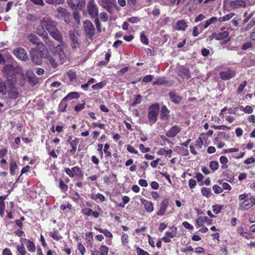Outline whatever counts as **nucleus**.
<instances>
[{"label":"nucleus","mask_w":255,"mask_h":255,"mask_svg":"<svg viewBox=\"0 0 255 255\" xmlns=\"http://www.w3.org/2000/svg\"><path fill=\"white\" fill-rule=\"evenodd\" d=\"M220 162L223 164L222 166V168H227V163L228 162V158L224 156H222L220 158Z\"/></svg>","instance_id":"nucleus-49"},{"label":"nucleus","mask_w":255,"mask_h":255,"mask_svg":"<svg viewBox=\"0 0 255 255\" xmlns=\"http://www.w3.org/2000/svg\"><path fill=\"white\" fill-rule=\"evenodd\" d=\"M229 32L227 31H224L221 32H220L218 34L213 33L212 35L211 36L210 39H212L213 38H215L217 40H223L228 36Z\"/></svg>","instance_id":"nucleus-21"},{"label":"nucleus","mask_w":255,"mask_h":255,"mask_svg":"<svg viewBox=\"0 0 255 255\" xmlns=\"http://www.w3.org/2000/svg\"><path fill=\"white\" fill-rule=\"evenodd\" d=\"M140 41L143 44H144L145 45L148 44V40L147 38V37L145 36L143 32H142L140 33Z\"/></svg>","instance_id":"nucleus-50"},{"label":"nucleus","mask_w":255,"mask_h":255,"mask_svg":"<svg viewBox=\"0 0 255 255\" xmlns=\"http://www.w3.org/2000/svg\"><path fill=\"white\" fill-rule=\"evenodd\" d=\"M167 208V204L164 201H163L160 205V208L158 211L157 212V215L159 216H163Z\"/></svg>","instance_id":"nucleus-26"},{"label":"nucleus","mask_w":255,"mask_h":255,"mask_svg":"<svg viewBox=\"0 0 255 255\" xmlns=\"http://www.w3.org/2000/svg\"><path fill=\"white\" fill-rule=\"evenodd\" d=\"M139 148L141 152L146 153L150 150V148L149 147H145L143 144H140L139 145Z\"/></svg>","instance_id":"nucleus-60"},{"label":"nucleus","mask_w":255,"mask_h":255,"mask_svg":"<svg viewBox=\"0 0 255 255\" xmlns=\"http://www.w3.org/2000/svg\"><path fill=\"white\" fill-rule=\"evenodd\" d=\"M59 187L64 192H66L68 190L67 185L64 183V181L62 180H60Z\"/></svg>","instance_id":"nucleus-55"},{"label":"nucleus","mask_w":255,"mask_h":255,"mask_svg":"<svg viewBox=\"0 0 255 255\" xmlns=\"http://www.w3.org/2000/svg\"><path fill=\"white\" fill-rule=\"evenodd\" d=\"M127 149L129 152L131 153L137 154L138 153L137 150H136L132 146L129 144L127 145Z\"/></svg>","instance_id":"nucleus-58"},{"label":"nucleus","mask_w":255,"mask_h":255,"mask_svg":"<svg viewBox=\"0 0 255 255\" xmlns=\"http://www.w3.org/2000/svg\"><path fill=\"white\" fill-rule=\"evenodd\" d=\"M209 167L213 171H215L218 169L219 163L216 161H212L210 163Z\"/></svg>","instance_id":"nucleus-47"},{"label":"nucleus","mask_w":255,"mask_h":255,"mask_svg":"<svg viewBox=\"0 0 255 255\" xmlns=\"http://www.w3.org/2000/svg\"><path fill=\"white\" fill-rule=\"evenodd\" d=\"M201 191L202 195L207 198L210 197L212 194L211 189L206 187H202Z\"/></svg>","instance_id":"nucleus-38"},{"label":"nucleus","mask_w":255,"mask_h":255,"mask_svg":"<svg viewBox=\"0 0 255 255\" xmlns=\"http://www.w3.org/2000/svg\"><path fill=\"white\" fill-rule=\"evenodd\" d=\"M95 229L97 230V231H99L100 233L104 234V235L107 237L112 238H113V235L107 229H102L101 228H98L97 227H95Z\"/></svg>","instance_id":"nucleus-36"},{"label":"nucleus","mask_w":255,"mask_h":255,"mask_svg":"<svg viewBox=\"0 0 255 255\" xmlns=\"http://www.w3.org/2000/svg\"><path fill=\"white\" fill-rule=\"evenodd\" d=\"M212 209L214 213L218 214L222 209V206L220 205H214L212 206Z\"/></svg>","instance_id":"nucleus-63"},{"label":"nucleus","mask_w":255,"mask_h":255,"mask_svg":"<svg viewBox=\"0 0 255 255\" xmlns=\"http://www.w3.org/2000/svg\"><path fill=\"white\" fill-rule=\"evenodd\" d=\"M188 27V23L183 19L178 20L173 26L174 29L182 31H185Z\"/></svg>","instance_id":"nucleus-11"},{"label":"nucleus","mask_w":255,"mask_h":255,"mask_svg":"<svg viewBox=\"0 0 255 255\" xmlns=\"http://www.w3.org/2000/svg\"><path fill=\"white\" fill-rule=\"evenodd\" d=\"M213 190L216 194H219L223 191V188L217 185H213Z\"/></svg>","instance_id":"nucleus-54"},{"label":"nucleus","mask_w":255,"mask_h":255,"mask_svg":"<svg viewBox=\"0 0 255 255\" xmlns=\"http://www.w3.org/2000/svg\"><path fill=\"white\" fill-rule=\"evenodd\" d=\"M13 54L19 60L24 61L27 59L25 50L22 48H17L13 51Z\"/></svg>","instance_id":"nucleus-9"},{"label":"nucleus","mask_w":255,"mask_h":255,"mask_svg":"<svg viewBox=\"0 0 255 255\" xmlns=\"http://www.w3.org/2000/svg\"><path fill=\"white\" fill-rule=\"evenodd\" d=\"M23 240H26L25 239H21L20 240V242L21 243V245H17L16 247L17 251L21 255H25L26 253L25 248L23 246V244L22 243Z\"/></svg>","instance_id":"nucleus-35"},{"label":"nucleus","mask_w":255,"mask_h":255,"mask_svg":"<svg viewBox=\"0 0 255 255\" xmlns=\"http://www.w3.org/2000/svg\"><path fill=\"white\" fill-rule=\"evenodd\" d=\"M26 76L31 84L35 85L37 83V78L32 72L28 71L26 73Z\"/></svg>","instance_id":"nucleus-23"},{"label":"nucleus","mask_w":255,"mask_h":255,"mask_svg":"<svg viewBox=\"0 0 255 255\" xmlns=\"http://www.w3.org/2000/svg\"><path fill=\"white\" fill-rule=\"evenodd\" d=\"M109 248L106 246H102L99 251H94L92 252V255H108Z\"/></svg>","instance_id":"nucleus-22"},{"label":"nucleus","mask_w":255,"mask_h":255,"mask_svg":"<svg viewBox=\"0 0 255 255\" xmlns=\"http://www.w3.org/2000/svg\"><path fill=\"white\" fill-rule=\"evenodd\" d=\"M11 83V82L8 79L4 82L0 79V94L5 95L6 94L7 89Z\"/></svg>","instance_id":"nucleus-15"},{"label":"nucleus","mask_w":255,"mask_h":255,"mask_svg":"<svg viewBox=\"0 0 255 255\" xmlns=\"http://www.w3.org/2000/svg\"><path fill=\"white\" fill-rule=\"evenodd\" d=\"M67 77L71 81H74L76 78V72L72 70L68 71L67 72Z\"/></svg>","instance_id":"nucleus-45"},{"label":"nucleus","mask_w":255,"mask_h":255,"mask_svg":"<svg viewBox=\"0 0 255 255\" xmlns=\"http://www.w3.org/2000/svg\"><path fill=\"white\" fill-rule=\"evenodd\" d=\"M2 72L8 77H12L15 72V67L11 65H7L3 68Z\"/></svg>","instance_id":"nucleus-20"},{"label":"nucleus","mask_w":255,"mask_h":255,"mask_svg":"<svg viewBox=\"0 0 255 255\" xmlns=\"http://www.w3.org/2000/svg\"><path fill=\"white\" fill-rule=\"evenodd\" d=\"M240 110L246 114H251L253 112V108L251 106H246V107L241 106Z\"/></svg>","instance_id":"nucleus-37"},{"label":"nucleus","mask_w":255,"mask_h":255,"mask_svg":"<svg viewBox=\"0 0 255 255\" xmlns=\"http://www.w3.org/2000/svg\"><path fill=\"white\" fill-rule=\"evenodd\" d=\"M50 234H51V236L52 237V238L55 240L58 241V240H60V239L61 238L60 236L59 235L58 232L56 231H53Z\"/></svg>","instance_id":"nucleus-59"},{"label":"nucleus","mask_w":255,"mask_h":255,"mask_svg":"<svg viewBox=\"0 0 255 255\" xmlns=\"http://www.w3.org/2000/svg\"><path fill=\"white\" fill-rule=\"evenodd\" d=\"M99 4L103 7L108 9L112 5L111 0H99Z\"/></svg>","instance_id":"nucleus-34"},{"label":"nucleus","mask_w":255,"mask_h":255,"mask_svg":"<svg viewBox=\"0 0 255 255\" xmlns=\"http://www.w3.org/2000/svg\"><path fill=\"white\" fill-rule=\"evenodd\" d=\"M26 248L30 252L33 253L35 251L36 248L33 242L29 240L27 242Z\"/></svg>","instance_id":"nucleus-39"},{"label":"nucleus","mask_w":255,"mask_h":255,"mask_svg":"<svg viewBox=\"0 0 255 255\" xmlns=\"http://www.w3.org/2000/svg\"><path fill=\"white\" fill-rule=\"evenodd\" d=\"M38 53L37 51V50L34 49H31V50L30 51V55L31 57V59L32 61L34 63H35L36 64H40L41 62V60L40 58L37 57Z\"/></svg>","instance_id":"nucleus-18"},{"label":"nucleus","mask_w":255,"mask_h":255,"mask_svg":"<svg viewBox=\"0 0 255 255\" xmlns=\"http://www.w3.org/2000/svg\"><path fill=\"white\" fill-rule=\"evenodd\" d=\"M253 42L252 41H247L243 44L242 46V49L243 50H247L250 48L252 47Z\"/></svg>","instance_id":"nucleus-57"},{"label":"nucleus","mask_w":255,"mask_h":255,"mask_svg":"<svg viewBox=\"0 0 255 255\" xmlns=\"http://www.w3.org/2000/svg\"><path fill=\"white\" fill-rule=\"evenodd\" d=\"M65 171L70 177H73L75 175L80 176L82 174L81 169L78 166H75L72 168H66Z\"/></svg>","instance_id":"nucleus-10"},{"label":"nucleus","mask_w":255,"mask_h":255,"mask_svg":"<svg viewBox=\"0 0 255 255\" xmlns=\"http://www.w3.org/2000/svg\"><path fill=\"white\" fill-rule=\"evenodd\" d=\"M80 97L78 93L73 92L69 93L63 99V101H70L73 99H77Z\"/></svg>","instance_id":"nucleus-31"},{"label":"nucleus","mask_w":255,"mask_h":255,"mask_svg":"<svg viewBox=\"0 0 255 255\" xmlns=\"http://www.w3.org/2000/svg\"><path fill=\"white\" fill-rule=\"evenodd\" d=\"M68 141L72 147V149L70 150V152L72 154H74L76 151L77 146L79 142V139L77 138H75L74 139H71L70 141L69 140Z\"/></svg>","instance_id":"nucleus-25"},{"label":"nucleus","mask_w":255,"mask_h":255,"mask_svg":"<svg viewBox=\"0 0 255 255\" xmlns=\"http://www.w3.org/2000/svg\"><path fill=\"white\" fill-rule=\"evenodd\" d=\"M181 128L179 126H174L172 127L167 132L166 135L169 137H173L179 132Z\"/></svg>","instance_id":"nucleus-19"},{"label":"nucleus","mask_w":255,"mask_h":255,"mask_svg":"<svg viewBox=\"0 0 255 255\" xmlns=\"http://www.w3.org/2000/svg\"><path fill=\"white\" fill-rule=\"evenodd\" d=\"M208 219V218L206 216L200 217L196 220V224L198 226L201 227L204 222H207Z\"/></svg>","instance_id":"nucleus-46"},{"label":"nucleus","mask_w":255,"mask_h":255,"mask_svg":"<svg viewBox=\"0 0 255 255\" xmlns=\"http://www.w3.org/2000/svg\"><path fill=\"white\" fill-rule=\"evenodd\" d=\"M141 99L142 97L140 95H136L135 97L133 102L132 104V107H135L136 105L140 104L141 102Z\"/></svg>","instance_id":"nucleus-51"},{"label":"nucleus","mask_w":255,"mask_h":255,"mask_svg":"<svg viewBox=\"0 0 255 255\" xmlns=\"http://www.w3.org/2000/svg\"><path fill=\"white\" fill-rule=\"evenodd\" d=\"M159 107L157 104H153L149 108L147 118L150 125L157 121Z\"/></svg>","instance_id":"nucleus-4"},{"label":"nucleus","mask_w":255,"mask_h":255,"mask_svg":"<svg viewBox=\"0 0 255 255\" xmlns=\"http://www.w3.org/2000/svg\"><path fill=\"white\" fill-rule=\"evenodd\" d=\"M170 100L174 103L178 104L181 101V97L175 92H170L169 94Z\"/></svg>","instance_id":"nucleus-32"},{"label":"nucleus","mask_w":255,"mask_h":255,"mask_svg":"<svg viewBox=\"0 0 255 255\" xmlns=\"http://www.w3.org/2000/svg\"><path fill=\"white\" fill-rule=\"evenodd\" d=\"M246 84H247L246 81H244L242 82V83L240 84V85L239 86V87L238 89L237 92L238 94H241L242 93Z\"/></svg>","instance_id":"nucleus-56"},{"label":"nucleus","mask_w":255,"mask_h":255,"mask_svg":"<svg viewBox=\"0 0 255 255\" xmlns=\"http://www.w3.org/2000/svg\"><path fill=\"white\" fill-rule=\"evenodd\" d=\"M227 2H229L230 6L233 8L245 7L246 5L245 1L243 0H227Z\"/></svg>","instance_id":"nucleus-14"},{"label":"nucleus","mask_w":255,"mask_h":255,"mask_svg":"<svg viewBox=\"0 0 255 255\" xmlns=\"http://www.w3.org/2000/svg\"><path fill=\"white\" fill-rule=\"evenodd\" d=\"M236 75V72L234 69H228L227 70L221 72L220 74L221 78L223 80H229Z\"/></svg>","instance_id":"nucleus-12"},{"label":"nucleus","mask_w":255,"mask_h":255,"mask_svg":"<svg viewBox=\"0 0 255 255\" xmlns=\"http://www.w3.org/2000/svg\"><path fill=\"white\" fill-rule=\"evenodd\" d=\"M6 93H7L8 97L12 99H16L19 97L18 90L12 82L8 87Z\"/></svg>","instance_id":"nucleus-6"},{"label":"nucleus","mask_w":255,"mask_h":255,"mask_svg":"<svg viewBox=\"0 0 255 255\" xmlns=\"http://www.w3.org/2000/svg\"><path fill=\"white\" fill-rule=\"evenodd\" d=\"M82 213L88 216L92 215V210L90 208H85L82 210Z\"/></svg>","instance_id":"nucleus-64"},{"label":"nucleus","mask_w":255,"mask_h":255,"mask_svg":"<svg viewBox=\"0 0 255 255\" xmlns=\"http://www.w3.org/2000/svg\"><path fill=\"white\" fill-rule=\"evenodd\" d=\"M169 110L165 106H163L161 108L160 118L162 120H166L168 118Z\"/></svg>","instance_id":"nucleus-28"},{"label":"nucleus","mask_w":255,"mask_h":255,"mask_svg":"<svg viewBox=\"0 0 255 255\" xmlns=\"http://www.w3.org/2000/svg\"><path fill=\"white\" fill-rule=\"evenodd\" d=\"M241 235L247 239H253L254 238L253 234L247 232L242 231V232H241Z\"/></svg>","instance_id":"nucleus-52"},{"label":"nucleus","mask_w":255,"mask_h":255,"mask_svg":"<svg viewBox=\"0 0 255 255\" xmlns=\"http://www.w3.org/2000/svg\"><path fill=\"white\" fill-rule=\"evenodd\" d=\"M41 27H45L49 34L55 40L60 41L62 35L56 28V23L49 17H44L40 21Z\"/></svg>","instance_id":"nucleus-1"},{"label":"nucleus","mask_w":255,"mask_h":255,"mask_svg":"<svg viewBox=\"0 0 255 255\" xmlns=\"http://www.w3.org/2000/svg\"><path fill=\"white\" fill-rule=\"evenodd\" d=\"M178 75L183 79H188L190 77V74L189 70L184 68H182L180 69L178 72Z\"/></svg>","instance_id":"nucleus-24"},{"label":"nucleus","mask_w":255,"mask_h":255,"mask_svg":"<svg viewBox=\"0 0 255 255\" xmlns=\"http://www.w3.org/2000/svg\"><path fill=\"white\" fill-rule=\"evenodd\" d=\"M87 10L91 17L96 18L95 23L98 27L99 24V20L98 18V8L94 0H90L87 5Z\"/></svg>","instance_id":"nucleus-5"},{"label":"nucleus","mask_w":255,"mask_h":255,"mask_svg":"<svg viewBox=\"0 0 255 255\" xmlns=\"http://www.w3.org/2000/svg\"><path fill=\"white\" fill-rule=\"evenodd\" d=\"M171 232H166L165 233L166 236L169 238H172L176 236V228L172 226L170 228Z\"/></svg>","instance_id":"nucleus-42"},{"label":"nucleus","mask_w":255,"mask_h":255,"mask_svg":"<svg viewBox=\"0 0 255 255\" xmlns=\"http://www.w3.org/2000/svg\"><path fill=\"white\" fill-rule=\"evenodd\" d=\"M140 201L141 204L144 205V209L147 212L151 213L153 211V204L151 202L143 198H140Z\"/></svg>","instance_id":"nucleus-16"},{"label":"nucleus","mask_w":255,"mask_h":255,"mask_svg":"<svg viewBox=\"0 0 255 255\" xmlns=\"http://www.w3.org/2000/svg\"><path fill=\"white\" fill-rule=\"evenodd\" d=\"M78 249L79 252H80L81 255H84L85 252H86V249L84 246L81 243H78Z\"/></svg>","instance_id":"nucleus-61"},{"label":"nucleus","mask_w":255,"mask_h":255,"mask_svg":"<svg viewBox=\"0 0 255 255\" xmlns=\"http://www.w3.org/2000/svg\"><path fill=\"white\" fill-rule=\"evenodd\" d=\"M44 27H42L41 28L37 29L36 30V33L40 36L46 38L47 36L46 32L44 30Z\"/></svg>","instance_id":"nucleus-48"},{"label":"nucleus","mask_w":255,"mask_h":255,"mask_svg":"<svg viewBox=\"0 0 255 255\" xmlns=\"http://www.w3.org/2000/svg\"><path fill=\"white\" fill-rule=\"evenodd\" d=\"M52 54L55 56H58L61 64H64L67 61V56L63 51L62 46L58 44L56 46H54L53 48L50 49Z\"/></svg>","instance_id":"nucleus-3"},{"label":"nucleus","mask_w":255,"mask_h":255,"mask_svg":"<svg viewBox=\"0 0 255 255\" xmlns=\"http://www.w3.org/2000/svg\"><path fill=\"white\" fill-rule=\"evenodd\" d=\"M28 40L34 44H36L38 47L43 50H46V46L42 43L39 41L38 37L32 34H30L28 36Z\"/></svg>","instance_id":"nucleus-13"},{"label":"nucleus","mask_w":255,"mask_h":255,"mask_svg":"<svg viewBox=\"0 0 255 255\" xmlns=\"http://www.w3.org/2000/svg\"><path fill=\"white\" fill-rule=\"evenodd\" d=\"M106 82L105 81H102V82L97 83L95 85H93L92 86V88L95 90H98L102 89L103 87H104L106 86Z\"/></svg>","instance_id":"nucleus-40"},{"label":"nucleus","mask_w":255,"mask_h":255,"mask_svg":"<svg viewBox=\"0 0 255 255\" xmlns=\"http://www.w3.org/2000/svg\"><path fill=\"white\" fill-rule=\"evenodd\" d=\"M238 200L239 209L241 211L247 210L255 205V199L250 193H245L240 195Z\"/></svg>","instance_id":"nucleus-2"},{"label":"nucleus","mask_w":255,"mask_h":255,"mask_svg":"<svg viewBox=\"0 0 255 255\" xmlns=\"http://www.w3.org/2000/svg\"><path fill=\"white\" fill-rule=\"evenodd\" d=\"M44 57L46 59L45 62L47 65H50L53 68H56L58 66V63L56 60L57 56L46 53V55Z\"/></svg>","instance_id":"nucleus-8"},{"label":"nucleus","mask_w":255,"mask_h":255,"mask_svg":"<svg viewBox=\"0 0 255 255\" xmlns=\"http://www.w3.org/2000/svg\"><path fill=\"white\" fill-rule=\"evenodd\" d=\"M203 144V141L201 138H198L195 143V146L198 149H200L202 147Z\"/></svg>","instance_id":"nucleus-53"},{"label":"nucleus","mask_w":255,"mask_h":255,"mask_svg":"<svg viewBox=\"0 0 255 255\" xmlns=\"http://www.w3.org/2000/svg\"><path fill=\"white\" fill-rule=\"evenodd\" d=\"M121 242L122 245L126 248H128L129 237L126 233H123L121 236Z\"/></svg>","instance_id":"nucleus-27"},{"label":"nucleus","mask_w":255,"mask_h":255,"mask_svg":"<svg viewBox=\"0 0 255 255\" xmlns=\"http://www.w3.org/2000/svg\"><path fill=\"white\" fill-rule=\"evenodd\" d=\"M172 153V150L171 149L166 150L164 148H161L159 149V150L157 152V154L159 155H165L168 156V157H171V154Z\"/></svg>","instance_id":"nucleus-30"},{"label":"nucleus","mask_w":255,"mask_h":255,"mask_svg":"<svg viewBox=\"0 0 255 255\" xmlns=\"http://www.w3.org/2000/svg\"><path fill=\"white\" fill-rule=\"evenodd\" d=\"M5 199V197L1 196L0 197V216L2 218L4 216V212L5 210V204L4 200Z\"/></svg>","instance_id":"nucleus-33"},{"label":"nucleus","mask_w":255,"mask_h":255,"mask_svg":"<svg viewBox=\"0 0 255 255\" xmlns=\"http://www.w3.org/2000/svg\"><path fill=\"white\" fill-rule=\"evenodd\" d=\"M9 167L10 174L12 175H13L15 174V170L17 167L16 162L14 161H11L10 163Z\"/></svg>","instance_id":"nucleus-44"},{"label":"nucleus","mask_w":255,"mask_h":255,"mask_svg":"<svg viewBox=\"0 0 255 255\" xmlns=\"http://www.w3.org/2000/svg\"><path fill=\"white\" fill-rule=\"evenodd\" d=\"M14 75L15 76L16 79H20L22 81H23L25 80V76L22 68L19 66H16L15 67V72H14L13 76Z\"/></svg>","instance_id":"nucleus-17"},{"label":"nucleus","mask_w":255,"mask_h":255,"mask_svg":"<svg viewBox=\"0 0 255 255\" xmlns=\"http://www.w3.org/2000/svg\"><path fill=\"white\" fill-rule=\"evenodd\" d=\"M218 20L216 17H212L211 18L207 20L205 22V28H207L209 25L212 24L216 23Z\"/></svg>","instance_id":"nucleus-41"},{"label":"nucleus","mask_w":255,"mask_h":255,"mask_svg":"<svg viewBox=\"0 0 255 255\" xmlns=\"http://www.w3.org/2000/svg\"><path fill=\"white\" fill-rule=\"evenodd\" d=\"M136 253L138 255H149V254L147 252L139 247L136 248Z\"/></svg>","instance_id":"nucleus-62"},{"label":"nucleus","mask_w":255,"mask_h":255,"mask_svg":"<svg viewBox=\"0 0 255 255\" xmlns=\"http://www.w3.org/2000/svg\"><path fill=\"white\" fill-rule=\"evenodd\" d=\"M84 29L85 33L90 37L94 36L95 34V28L92 23L89 20H86L84 22Z\"/></svg>","instance_id":"nucleus-7"},{"label":"nucleus","mask_w":255,"mask_h":255,"mask_svg":"<svg viewBox=\"0 0 255 255\" xmlns=\"http://www.w3.org/2000/svg\"><path fill=\"white\" fill-rule=\"evenodd\" d=\"M90 198L97 202H103L105 200L104 196L100 193L92 194L90 195Z\"/></svg>","instance_id":"nucleus-29"},{"label":"nucleus","mask_w":255,"mask_h":255,"mask_svg":"<svg viewBox=\"0 0 255 255\" xmlns=\"http://www.w3.org/2000/svg\"><path fill=\"white\" fill-rule=\"evenodd\" d=\"M235 15L234 13H230L228 14L225 15L223 17H221L218 19L220 22L226 21L231 19Z\"/></svg>","instance_id":"nucleus-43"}]
</instances>
